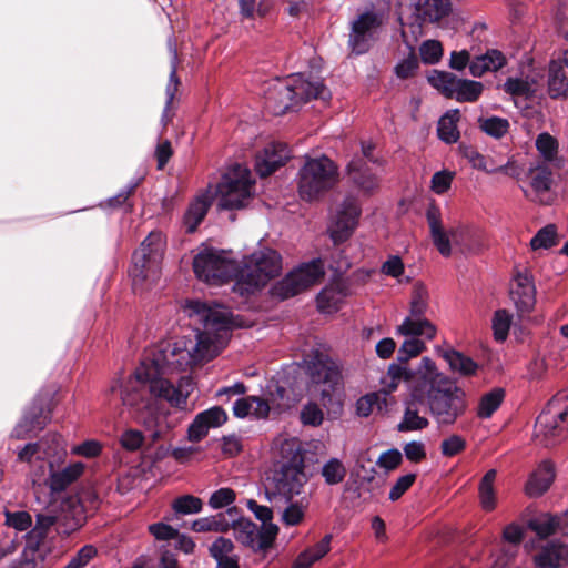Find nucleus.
<instances>
[{
  "mask_svg": "<svg viewBox=\"0 0 568 568\" xmlns=\"http://www.w3.org/2000/svg\"><path fill=\"white\" fill-rule=\"evenodd\" d=\"M458 80L459 78L455 74L444 71H434L433 74L428 77L430 85L447 98H453Z\"/></svg>",
  "mask_w": 568,
  "mask_h": 568,
  "instance_id": "nucleus-48",
  "label": "nucleus"
},
{
  "mask_svg": "<svg viewBox=\"0 0 568 568\" xmlns=\"http://www.w3.org/2000/svg\"><path fill=\"white\" fill-rule=\"evenodd\" d=\"M505 393L501 388H495L485 394L478 405L477 415L480 418H489L499 408L503 403Z\"/></svg>",
  "mask_w": 568,
  "mask_h": 568,
  "instance_id": "nucleus-49",
  "label": "nucleus"
},
{
  "mask_svg": "<svg viewBox=\"0 0 568 568\" xmlns=\"http://www.w3.org/2000/svg\"><path fill=\"white\" fill-rule=\"evenodd\" d=\"M227 420L226 412L220 407H211L200 414H197L189 426V439L197 443L202 440L211 428L222 426Z\"/></svg>",
  "mask_w": 568,
  "mask_h": 568,
  "instance_id": "nucleus-20",
  "label": "nucleus"
},
{
  "mask_svg": "<svg viewBox=\"0 0 568 568\" xmlns=\"http://www.w3.org/2000/svg\"><path fill=\"white\" fill-rule=\"evenodd\" d=\"M278 535L277 525L258 526L248 518L240 517L234 524V538L253 552L268 550Z\"/></svg>",
  "mask_w": 568,
  "mask_h": 568,
  "instance_id": "nucleus-15",
  "label": "nucleus"
},
{
  "mask_svg": "<svg viewBox=\"0 0 568 568\" xmlns=\"http://www.w3.org/2000/svg\"><path fill=\"white\" fill-rule=\"evenodd\" d=\"M212 199L211 192L205 191L196 195L189 204L183 216V224L189 233H193L203 221L212 204Z\"/></svg>",
  "mask_w": 568,
  "mask_h": 568,
  "instance_id": "nucleus-27",
  "label": "nucleus"
},
{
  "mask_svg": "<svg viewBox=\"0 0 568 568\" xmlns=\"http://www.w3.org/2000/svg\"><path fill=\"white\" fill-rule=\"evenodd\" d=\"M347 175L352 183L364 193L372 194L379 186V176L359 156H353L347 164Z\"/></svg>",
  "mask_w": 568,
  "mask_h": 568,
  "instance_id": "nucleus-21",
  "label": "nucleus"
},
{
  "mask_svg": "<svg viewBox=\"0 0 568 568\" xmlns=\"http://www.w3.org/2000/svg\"><path fill=\"white\" fill-rule=\"evenodd\" d=\"M555 478L554 466L550 462H542L530 475L526 484V493L530 497L542 495L551 485Z\"/></svg>",
  "mask_w": 568,
  "mask_h": 568,
  "instance_id": "nucleus-33",
  "label": "nucleus"
},
{
  "mask_svg": "<svg viewBox=\"0 0 568 568\" xmlns=\"http://www.w3.org/2000/svg\"><path fill=\"white\" fill-rule=\"evenodd\" d=\"M329 98L331 92L322 81H310L301 73H296L285 81H276L268 89L265 105L272 114L282 115L312 99L327 101Z\"/></svg>",
  "mask_w": 568,
  "mask_h": 568,
  "instance_id": "nucleus-3",
  "label": "nucleus"
},
{
  "mask_svg": "<svg viewBox=\"0 0 568 568\" xmlns=\"http://www.w3.org/2000/svg\"><path fill=\"white\" fill-rule=\"evenodd\" d=\"M460 119V113L457 109L447 111L438 121L437 134L438 138L445 143L452 144L458 141L460 134L457 123Z\"/></svg>",
  "mask_w": 568,
  "mask_h": 568,
  "instance_id": "nucleus-40",
  "label": "nucleus"
},
{
  "mask_svg": "<svg viewBox=\"0 0 568 568\" xmlns=\"http://www.w3.org/2000/svg\"><path fill=\"white\" fill-rule=\"evenodd\" d=\"M548 94L551 99L568 98V79L561 65L552 62L548 71Z\"/></svg>",
  "mask_w": 568,
  "mask_h": 568,
  "instance_id": "nucleus-41",
  "label": "nucleus"
},
{
  "mask_svg": "<svg viewBox=\"0 0 568 568\" xmlns=\"http://www.w3.org/2000/svg\"><path fill=\"white\" fill-rule=\"evenodd\" d=\"M52 560L30 549V547L23 548L20 557L16 559L9 568H44Z\"/></svg>",
  "mask_w": 568,
  "mask_h": 568,
  "instance_id": "nucleus-51",
  "label": "nucleus"
},
{
  "mask_svg": "<svg viewBox=\"0 0 568 568\" xmlns=\"http://www.w3.org/2000/svg\"><path fill=\"white\" fill-rule=\"evenodd\" d=\"M60 449V436L50 435L38 443L27 444L18 450V460L27 463L31 466H36L40 462V466L36 469V476L38 480L47 473V463L51 460V457L58 456Z\"/></svg>",
  "mask_w": 568,
  "mask_h": 568,
  "instance_id": "nucleus-16",
  "label": "nucleus"
},
{
  "mask_svg": "<svg viewBox=\"0 0 568 568\" xmlns=\"http://www.w3.org/2000/svg\"><path fill=\"white\" fill-rule=\"evenodd\" d=\"M324 274V264L321 258L302 263L274 284L271 294L280 300L293 297L316 284Z\"/></svg>",
  "mask_w": 568,
  "mask_h": 568,
  "instance_id": "nucleus-12",
  "label": "nucleus"
},
{
  "mask_svg": "<svg viewBox=\"0 0 568 568\" xmlns=\"http://www.w3.org/2000/svg\"><path fill=\"white\" fill-rule=\"evenodd\" d=\"M497 478V470L489 469L480 479L478 485V500L483 510L489 513L497 507V490L495 481Z\"/></svg>",
  "mask_w": 568,
  "mask_h": 568,
  "instance_id": "nucleus-37",
  "label": "nucleus"
},
{
  "mask_svg": "<svg viewBox=\"0 0 568 568\" xmlns=\"http://www.w3.org/2000/svg\"><path fill=\"white\" fill-rule=\"evenodd\" d=\"M564 514L554 516L548 513L540 514L528 521V528L540 538H547L556 531L562 532Z\"/></svg>",
  "mask_w": 568,
  "mask_h": 568,
  "instance_id": "nucleus-38",
  "label": "nucleus"
},
{
  "mask_svg": "<svg viewBox=\"0 0 568 568\" xmlns=\"http://www.w3.org/2000/svg\"><path fill=\"white\" fill-rule=\"evenodd\" d=\"M504 91L514 98L530 99L535 95L538 82L534 78H508L504 85Z\"/></svg>",
  "mask_w": 568,
  "mask_h": 568,
  "instance_id": "nucleus-42",
  "label": "nucleus"
},
{
  "mask_svg": "<svg viewBox=\"0 0 568 568\" xmlns=\"http://www.w3.org/2000/svg\"><path fill=\"white\" fill-rule=\"evenodd\" d=\"M333 536L327 534L321 541L302 551L292 565V568H310L313 564L321 560L331 550Z\"/></svg>",
  "mask_w": 568,
  "mask_h": 568,
  "instance_id": "nucleus-36",
  "label": "nucleus"
},
{
  "mask_svg": "<svg viewBox=\"0 0 568 568\" xmlns=\"http://www.w3.org/2000/svg\"><path fill=\"white\" fill-rule=\"evenodd\" d=\"M375 407L379 410L382 409L381 395L377 393L366 394L356 402V413L362 417L369 416L374 412Z\"/></svg>",
  "mask_w": 568,
  "mask_h": 568,
  "instance_id": "nucleus-62",
  "label": "nucleus"
},
{
  "mask_svg": "<svg viewBox=\"0 0 568 568\" xmlns=\"http://www.w3.org/2000/svg\"><path fill=\"white\" fill-rule=\"evenodd\" d=\"M466 448V440L459 435H452L444 439L440 444L442 455L453 457L462 453Z\"/></svg>",
  "mask_w": 568,
  "mask_h": 568,
  "instance_id": "nucleus-63",
  "label": "nucleus"
},
{
  "mask_svg": "<svg viewBox=\"0 0 568 568\" xmlns=\"http://www.w3.org/2000/svg\"><path fill=\"white\" fill-rule=\"evenodd\" d=\"M84 519L79 507L74 508L70 515L58 516L50 511L38 513L34 524L32 523L31 529L26 534L24 546L53 560L57 557L58 537L70 536L83 525Z\"/></svg>",
  "mask_w": 568,
  "mask_h": 568,
  "instance_id": "nucleus-2",
  "label": "nucleus"
},
{
  "mask_svg": "<svg viewBox=\"0 0 568 568\" xmlns=\"http://www.w3.org/2000/svg\"><path fill=\"white\" fill-rule=\"evenodd\" d=\"M455 90L453 98L458 102H475L481 95L484 85L478 81L459 79Z\"/></svg>",
  "mask_w": 568,
  "mask_h": 568,
  "instance_id": "nucleus-46",
  "label": "nucleus"
},
{
  "mask_svg": "<svg viewBox=\"0 0 568 568\" xmlns=\"http://www.w3.org/2000/svg\"><path fill=\"white\" fill-rule=\"evenodd\" d=\"M196 277L211 285H222L234 278L236 281L237 263L221 250L203 247L193 258Z\"/></svg>",
  "mask_w": 568,
  "mask_h": 568,
  "instance_id": "nucleus-11",
  "label": "nucleus"
},
{
  "mask_svg": "<svg viewBox=\"0 0 568 568\" xmlns=\"http://www.w3.org/2000/svg\"><path fill=\"white\" fill-rule=\"evenodd\" d=\"M467 158L473 168L485 171L486 173H501L507 176L518 179L523 172V168L518 164L514 156L508 158L504 166L500 168L488 165L487 158L475 150L469 151L467 153Z\"/></svg>",
  "mask_w": 568,
  "mask_h": 568,
  "instance_id": "nucleus-29",
  "label": "nucleus"
},
{
  "mask_svg": "<svg viewBox=\"0 0 568 568\" xmlns=\"http://www.w3.org/2000/svg\"><path fill=\"white\" fill-rule=\"evenodd\" d=\"M346 296V292L339 285L324 287L317 295V308L322 313L331 314L338 310L341 303Z\"/></svg>",
  "mask_w": 568,
  "mask_h": 568,
  "instance_id": "nucleus-39",
  "label": "nucleus"
},
{
  "mask_svg": "<svg viewBox=\"0 0 568 568\" xmlns=\"http://www.w3.org/2000/svg\"><path fill=\"white\" fill-rule=\"evenodd\" d=\"M442 356L449 365L450 369L462 375H473L476 373L478 365L468 356L455 349H447Z\"/></svg>",
  "mask_w": 568,
  "mask_h": 568,
  "instance_id": "nucleus-44",
  "label": "nucleus"
},
{
  "mask_svg": "<svg viewBox=\"0 0 568 568\" xmlns=\"http://www.w3.org/2000/svg\"><path fill=\"white\" fill-rule=\"evenodd\" d=\"M450 11L449 0H426L418 8L419 17L424 22H437Z\"/></svg>",
  "mask_w": 568,
  "mask_h": 568,
  "instance_id": "nucleus-43",
  "label": "nucleus"
},
{
  "mask_svg": "<svg viewBox=\"0 0 568 568\" xmlns=\"http://www.w3.org/2000/svg\"><path fill=\"white\" fill-rule=\"evenodd\" d=\"M429 307V293L422 283H416L413 287L409 315L425 316Z\"/></svg>",
  "mask_w": 568,
  "mask_h": 568,
  "instance_id": "nucleus-50",
  "label": "nucleus"
},
{
  "mask_svg": "<svg viewBox=\"0 0 568 568\" xmlns=\"http://www.w3.org/2000/svg\"><path fill=\"white\" fill-rule=\"evenodd\" d=\"M506 64L505 55L496 49L487 50L486 53L475 57L469 65V72L475 78L483 77L486 72H494Z\"/></svg>",
  "mask_w": 568,
  "mask_h": 568,
  "instance_id": "nucleus-32",
  "label": "nucleus"
},
{
  "mask_svg": "<svg viewBox=\"0 0 568 568\" xmlns=\"http://www.w3.org/2000/svg\"><path fill=\"white\" fill-rule=\"evenodd\" d=\"M172 508L179 515H193L202 511L203 501L193 495H183L175 498Z\"/></svg>",
  "mask_w": 568,
  "mask_h": 568,
  "instance_id": "nucleus-54",
  "label": "nucleus"
},
{
  "mask_svg": "<svg viewBox=\"0 0 568 568\" xmlns=\"http://www.w3.org/2000/svg\"><path fill=\"white\" fill-rule=\"evenodd\" d=\"M535 285L529 274L518 272L510 287V297L520 312H528L535 304Z\"/></svg>",
  "mask_w": 568,
  "mask_h": 568,
  "instance_id": "nucleus-23",
  "label": "nucleus"
},
{
  "mask_svg": "<svg viewBox=\"0 0 568 568\" xmlns=\"http://www.w3.org/2000/svg\"><path fill=\"white\" fill-rule=\"evenodd\" d=\"M185 311L203 326V331L196 333V341L181 338L160 343L151 357L141 362L134 374L119 378L110 386L111 393L120 392L122 404L131 409L136 422L150 433L152 442L163 438L169 426L165 417L152 409L151 397L183 408L193 389V381L189 376L182 377L176 387L162 376L186 372L193 365L213 359L230 337L232 314L227 307L192 300L186 302Z\"/></svg>",
  "mask_w": 568,
  "mask_h": 568,
  "instance_id": "nucleus-1",
  "label": "nucleus"
},
{
  "mask_svg": "<svg viewBox=\"0 0 568 568\" xmlns=\"http://www.w3.org/2000/svg\"><path fill=\"white\" fill-rule=\"evenodd\" d=\"M240 511L236 507H229L226 513H219L212 518H214V531L216 532H226L231 528L234 530V524L240 519Z\"/></svg>",
  "mask_w": 568,
  "mask_h": 568,
  "instance_id": "nucleus-59",
  "label": "nucleus"
},
{
  "mask_svg": "<svg viewBox=\"0 0 568 568\" xmlns=\"http://www.w3.org/2000/svg\"><path fill=\"white\" fill-rule=\"evenodd\" d=\"M297 458L298 456L294 455L291 460L281 463L273 474L270 487L266 489L267 499L273 504V508L276 507L277 499L287 503L301 493L305 476Z\"/></svg>",
  "mask_w": 568,
  "mask_h": 568,
  "instance_id": "nucleus-13",
  "label": "nucleus"
},
{
  "mask_svg": "<svg viewBox=\"0 0 568 568\" xmlns=\"http://www.w3.org/2000/svg\"><path fill=\"white\" fill-rule=\"evenodd\" d=\"M538 568H559L568 562V544L550 541L540 548L534 557Z\"/></svg>",
  "mask_w": 568,
  "mask_h": 568,
  "instance_id": "nucleus-25",
  "label": "nucleus"
},
{
  "mask_svg": "<svg viewBox=\"0 0 568 568\" xmlns=\"http://www.w3.org/2000/svg\"><path fill=\"white\" fill-rule=\"evenodd\" d=\"M384 16L374 8L359 13L351 23L348 45L353 53H366L378 38Z\"/></svg>",
  "mask_w": 568,
  "mask_h": 568,
  "instance_id": "nucleus-14",
  "label": "nucleus"
},
{
  "mask_svg": "<svg viewBox=\"0 0 568 568\" xmlns=\"http://www.w3.org/2000/svg\"><path fill=\"white\" fill-rule=\"evenodd\" d=\"M239 13L242 20H254L266 17L272 8L270 0H236Z\"/></svg>",
  "mask_w": 568,
  "mask_h": 568,
  "instance_id": "nucleus-45",
  "label": "nucleus"
},
{
  "mask_svg": "<svg viewBox=\"0 0 568 568\" xmlns=\"http://www.w3.org/2000/svg\"><path fill=\"white\" fill-rule=\"evenodd\" d=\"M253 184L252 173L246 166H230L216 186L220 209L236 210L246 206L253 194Z\"/></svg>",
  "mask_w": 568,
  "mask_h": 568,
  "instance_id": "nucleus-10",
  "label": "nucleus"
},
{
  "mask_svg": "<svg viewBox=\"0 0 568 568\" xmlns=\"http://www.w3.org/2000/svg\"><path fill=\"white\" fill-rule=\"evenodd\" d=\"M453 243L464 253L476 254L484 247L483 233L476 229H457L452 231Z\"/></svg>",
  "mask_w": 568,
  "mask_h": 568,
  "instance_id": "nucleus-34",
  "label": "nucleus"
},
{
  "mask_svg": "<svg viewBox=\"0 0 568 568\" xmlns=\"http://www.w3.org/2000/svg\"><path fill=\"white\" fill-rule=\"evenodd\" d=\"M436 332L435 325L425 316L408 315L397 327V334L399 335L410 336L412 338L424 337L428 341L435 337Z\"/></svg>",
  "mask_w": 568,
  "mask_h": 568,
  "instance_id": "nucleus-30",
  "label": "nucleus"
},
{
  "mask_svg": "<svg viewBox=\"0 0 568 568\" xmlns=\"http://www.w3.org/2000/svg\"><path fill=\"white\" fill-rule=\"evenodd\" d=\"M168 48H169V52L171 55V71H170V75H169V82H168L166 89H165L166 99H165V105H164V110H163L162 119H161L164 126L171 121V119L173 116V114L171 113V108H172L173 100L175 98V94H176V92L179 90V85H180V80L178 78V62H179L178 49H176V44L172 38H169V40H168Z\"/></svg>",
  "mask_w": 568,
  "mask_h": 568,
  "instance_id": "nucleus-26",
  "label": "nucleus"
},
{
  "mask_svg": "<svg viewBox=\"0 0 568 568\" xmlns=\"http://www.w3.org/2000/svg\"><path fill=\"white\" fill-rule=\"evenodd\" d=\"M233 414L237 418L253 417L255 419H265L270 414V405L263 398L246 396L234 402Z\"/></svg>",
  "mask_w": 568,
  "mask_h": 568,
  "instance_id": "nucleus-28",
  "label": "nucleus"
},
{
  "mask_svg": "<svg viewBox=\"0 0 568 568\" xmlns=\"http://www.w3.org/2000/svg\"><path fill=\"white\" fill-rule=\"evenodd\" d=\"M304 507L300 503H291L282 511L281 520L286 526H296L304 518Z\"/></svg>",
  "mask_w": 568,
  "mask_h": 568,
  "instance_id": "nucleus-64",
  "label": "nucleus"
},
{
  "mask_svg": "<svg viewBox=\"0 0 568 568\" xmlns=\"http://www.w3.org/2000/svg\"><path fill=\"white\" fill-rule=\"evenodd\" d=\"M513 316L506 310H498L493 317V332L494 337L498 342H504L510 328Z\"/></svg>",
  "mask_w": 568,
  "mask_h": 568,
  "instance_id": "nucleus-57",
  "label": "nucleus"
},
{
  "mask_svg": "<svg viewBox=\"0 0 568 568\" xmlns=\"http://www.w3.org/2000/svg\"><path fill=\"white\" fill-rule=\"evenodd\" d=\"M6 515V525L18 530V531H29L32 526V516L30 513L26 510H17L4 513Z\"/></svg>",
  "mask_w": 568,
  "mask_h": 568,
  "instance_id": "nucleus-58",
  "label": "nucleus"
},
{
  "mask_svg": "<svg viewBox=\"0 0 568 568\" xmlns=\"http://www.w3.org/2000/svg\"><path fill=\"white\" fill-rule=\"evenodd\" d=\"M338 180V169L327 156L307 158L298 173V193L313 201L331 190Z\"/></svg>",
  "mask_w": 568,
  "mask_h": 568,
  "instance_id": "nucleus-8",
  "label": "nucleus"
},
{
  "mask_svg": "<svg viewBox=\"0 0 568 568\" xmlns=\"http://www.w3.org/2000/svg\"><path fill=\"white\" fill-rule=\"evenodd\" d=\"M300 420L304 426L320 427L324 422V412L316 402L308 400L301 408Z\"/></svg>",
  "mask_w": 568,
  "mask_h": 568,
  "instance_id": "nucleus-53",
  "label": "nucleus"
},
{
  "mask_svg": "<svg viewBox=\"0 0 568 568\" xmlns=\"http://www.w3.org/2000/svg\"><path fill=\"white\" fill-rule=\"evenodd\" d=\"M415 374L416 384L413 386L412 389H418L419 393L425 392L435 383H439V381H449L447 377H445L437 371L434 361H432L429 357L422 358Z\"/></svg>",
  "mask_w": 568,
  "mask_h": 568,
  "instance_id": "nucleus-35",
  "label": "nucleus"
},
{
  "mask_svg": "<svg viewBox=\"0 0 568 568\" xmlns=\"http://www.w3.org/2000/svg\"><path fill=\"white\" fill-rule=\"evenodd\" d=\"M425 349V343L418 338H407L400 345L397 359L402 363L408 362L410 358L416 357Z\"/></svg>",
  "mask_w": 568,
  "mask_h": 568,
  "instance_id": "nucleus-61",
  "label": "nucleus"
},
{
  "mask_svg": "<svg viewBox=\"0 0 568 568\" xmlns=\"http://www.w3.org/2000/svg\"><path fill=\"white\" fill-rule=\"evenodd\" d=\"M535 436L544 446H554L568 437V389L558 393L537 417Z\"/></svg>",
  "mask_w": 568,
  "mask_h": 568,
  "instance_id": "nucleus-9",
  "label": "nucleus"
},
{
  "mask_svg": "<svg viewBox=\"0 0 568 568\" xmlns=\"http://www.w3.org/2000/svg\"><path fill=\"white\" fill-rule=\"evenodd\" d=\"M423 400H425L423 393L418 389L410 390V398L405 402L404 416L398 424L399 432L422 430L429 425L428 419L419 415L418 404Z\"/></svg>",
  "mask_w": 568,
  "mask_h": 568,
  "instance_id": "nucleus-24",
  "label": "nucleus"
},
{
  "mask_svg": "<svg viewBox=\"0 0 568 568\" xmlns=\"http://www.w3.org/2000/svg\"><path fill=\"white\" fill-rule=\"evenodd\" d=\"M84 469L85 465L83 463L75 462L60 470H54L53 462L48 460L47 470L49 471V478L45 483L52 493H61L74 483L83 474Z\"/></svg>",
  "mask_w": 568,
  "mask_h": 568,
  "instance_id": "nucleus-22",
  "label": "nucleus"
},
{
  "mask_svg": "<svg viewBox=\"0 0 568 568\" xmlns=\"http://www.w3.org/2000/svg\"><path fill=\"white\" fill-rule=\"evenodd\" d=\"M361 210L355 201H345L329 226V235L335 244L346 241L355 230Z\"/></svg>",
  "mask_w": 568,
  "mask_h": 568,
  "instance_id": "nucleus-18",
  "label": "nucleus"
},
{
  "mask_svg": "<svg viewBox=\"0 0 568 568\" xmlns=\"http://www.w3.org/2000/svg\"><path fill=\"white\" fill-rule=\"evenodd\" d=\"M322 476L328 485H337L343 481L346 476V468L337 458H331L322 467Z\"/></svg>",
  "mask_w": 568,
  "mask_h": 568,
  "instance_id": "nucleus-56",
  "label": "nucleus"
},
{
  "mask_svg": "<svg viewBox=\"0 0 568 568\" xmlns=\"http://www.w3.org/2000/svg\"><path fill=\"white\" fill-rule=\"evenodd\" d=\"M209 551L216 561V568H240V557L234 554V544L231 539L219 537L212 542Z\"/></svg>",
  "mask_w": 568,
  "mask_h": 568,
  "instance_id": "nucleus-31",
  "label": "nucleus"
},
{
  "mask_svg": "<svg viewBox=\"0 0 568 568\" xmlns=\"http://www.w3.org/2000/svg\"><path fill=\"white\" fill-rule=\"evenodd\" d=\"M530 189L524 190L525 196L539 204L552 202V172L546 163H538L529 169Z\"/></svg>",
  "mask_w": 568,
  "mask_h": 568,
  "instance_id": "nucleus-17",
  "label": "nucleus"
},
{
  "mask_svg": "<svg viewBox=\"0 0 568 568\" xmlns=\"http://www.w3.org/2000/svg\"><path fill=\"white\" fill-rule=\"evenodd\" d=\"M164 240L160 232H151L134 251L129 274L133 290L143 291L159 278L160 265L163 257Z\"/></svg>",
  "mask_w": 568,
  "mask_h": 568,
  "instance_id": "nucleus-7",
  "label": "nucleus"
},
{
  "mask_svg": "<svg viewBox=\"0 0 568 568\" xmlns=\"http://www.w3.org/2000/svg\"><path fill=\"white\" fill-rule=\"evenodd\" d=\"M419 53L424 63L435 64L443 55L442 43L437 40H426L422 43Z\"/></svg>",
  "mask_w": 568,
  "mask_h": 568,
  "instance_id": "nucleus-60",
  "label": "nucleus"
},
{
  "mask_svg": "<svg viewBox=\"0 0 568 568\" xmlns=\"http://www.w3.org/2000/svg\"><path fill=\"white\" fill-rule=\"evenodd\" d=\"M536 148L540 156L548 163L557 161L558 142L547 132L540 133L536 139Z\"/></svg>",
  "mask_w": 568,
  "mask_h": 568,
  "instance_id": "nucleus-52",
  "label": "nucleus"
},
{
  "mask_svg": "<svg viewBox=\"0 0 568 568\" xmlns=\"http://www.w3.org/2000/svg\"><path fill=\"white\" fill-rule=\"evenodd\" d=\"M478 126L487 135L494 139H501L508 133L510 124L505 118L491 115L479 118Z\"/></svg>",
  "mask_w": 568,
  "mask_h": 568,
  "instance_id": "nucleus-47",
  "label": "nucleus"
},
{
  "mask_svg": "<svg viewBox=\"0 0 568 568\" xmlns=\"http://www.w3.org/2000/svg\"><path fill=\"white\" fill-rule=\"evenodd\" d=\"M557 244L556 226L552 224L546 225L540 229L536 235L530 240V246L536 250H548Z\"/></svg>",
  "mask_w": 568,
  "mask_h": 568,
  "instance_id": "nucleus-55",
  "label": "nucleus"
},
{
  "mask_svg": "<svg viewBox=\"0 0 568 568\" xmlns=\"http://www.w3.org/2000/svg\"><path fill=\"white\" fill-rule=\"evenodd\" d=\"M305 371L310 377L308 390L318 397L324 407L333 403V395L339 388L342 374L338 365L320 351L311 352L304 359Z\"/></svg>",
  "mask_w": 568,
  "mask_h": 568,
  "instance_id": "nucleus-6",
  "label": "nucleus"
},
{
  "mask_svg": "<svg viewBox=\"0 0 568 568\" xmlns=\"http://www.w3.org/2000/svg\"><path fill=\"white\" fill-rule=\"evenodd\" d=\"M282 271L281 254L270 247H264L243 257L242 265L237 264L236 281L233 291L241 296H248L264 287Z\"/></svg>",
  "mask_w": 568,
  "mask_h": 568,
  "instance_id": "nucleus-4",
  "label": "nucleus"
},
{
  "mask_svg": "<svg viewBox=\"0 0 568 568\" xmlns=\"http://www.w3.org/2000/svg\"><path fill=\"white\" fill-rule=\"evenodd\" d=\"M290 159V149L285 143L273 142L257 154L255 161L256 173L261 178L271 175Z\"/></svg>",
  "mask_w": 568,
  "mask_h": 568,
  "instance_id": "nucleus-19",
  "label": "nucleus"
},
{
  "mask_svg": "<svg viewBox=\"0 0 568 568\" xmlns=\"http://www.w3.org/2000/svg\"><path fill=\"white\" fill-rule=\"evenodd\" d=\"M428 410L438 426H449L467 409L465 392L452 381H439L423 392Z\"/></svg>",
  "mask_w": 568,
  "mask_h": 568,
  "instance_id": "nucleus-5",
  "label": "nucleus"
}]
</instances>
